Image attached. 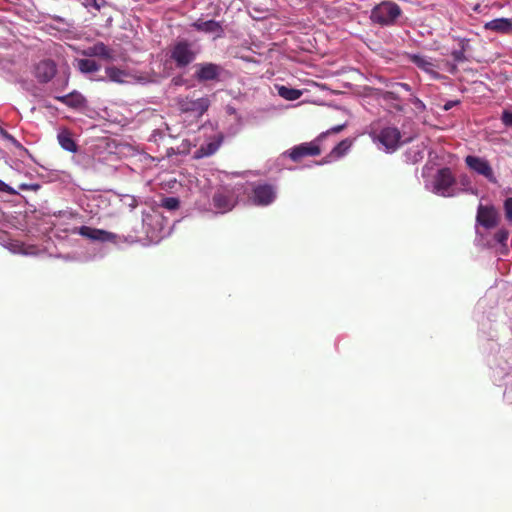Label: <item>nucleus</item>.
I'll return each mask as SVG.
<instances>
[{"label": "nucleus", "instance_id": "1", "mask_svg": "<svg viewBox=\"0 0 512 512\" xmlns=\"http://www.w3.org/2000/svg\"><path fill=\"white\" fill-rule=\"evenodd\" d=\"M369 136L372 141L380 145L386 153H394L406 143V141L402 140L401 131L396 126L392 125H372Z\"/></svg>", "mask_w": 512, "mask_h": 512}, {"label": "nucleus", "instance_id": "25", "mask_svg": "<svg viewBox=\"0 0 512 512\" xmlns=\"http://www.w3.org/2000/svg\"><path fill=\"white\" fill-rule=\"evenodd\" d=\"M161 206L168 210H176L180 206V201L176 197H166L162 199Z\"/></svg>", "mask_w": 512, "mask_h": 512}, {"label": "nucleus", "instance_id": "24", "mask_svg": "<svg viewBox=\"0 0 512 512\" xmlns=\"http://www.w3.org/2000/svg\"><path fill=\"white\" fill-rule=\"evenodd\" d=\"M221 145V139L213 142H209L206 145H203L198 150L199 156H210L214 154Z\"/></svg>", "mask_w": 512, "mask_h": 512}, {"label": "nucleus", "instance_id": "9", "mask_svg": "<svg viewBox=\"0 0 512 512\" xmlns=\"http://www.w3.org/2000/svg\"><path fill=\"white\" fill-rule=\"evenodd\" d=\"M210 100L208 97H202L198 99H192L189 97L179 98L178 107L183 113H196L198 116H202L209 108Z\"/></svg>", "mask_w": 512, "mask_h": 512}, {"label": "nucleus", "instance_id": "21", "mask_svg": "<svg viewBox=\"0 0 512 512\" xmlns=\"http://www.w3.org/2000/svg\"><path fill=\"white\" fill-rule=\"evenodd\" d=\"M352 146V141L348 138L339 142L330 152L329 157L336 159L344 156Z\"/></svg>", "mask_w": 512, "mask_h": 512}, {"label": "nucleus", "instance_id": "28", "mask_svg": "<svg viewBox=\"0 0 512 512\" xmlns=\"http://www.w3.org/2000/svg\"><path fill=\"white\" fill-rule=\"evenodd\" d=\"M106 4L105 0H83V5L87 8H95L96 10H100Z\"/></svg>", "mask_w": 512, "mask_h": 512}, {"label": "nucleus", "instance_id": "5", "mask_svg": "<svg viewBox=\"0 0 512 512\" xmlns=\"http://www.w3.org/2000/svg\"><path fill=\"white\" fill-rule=\"evenodd\" d=\"M238 203L236 192L230 187L218 188L212 196L213 207L218 213H227L231 211Z\"/></svg>", "mask_w": 512, "mask_h": 512}, {"label": "nucleus", "instance_id": "4", "mask_svg": "<svg viewBox=\"0 0 512 512\" xmlns=\"http://www.w3.org/2000/svg\"><path fill=\"white\" fill-rule=\"evenodd\" d=\"M400 6L393 1H383L371 10L370 19L373 23L381 26H391L396 23L401 15Z\"/></svg>", "mask_w": 512, "mask_h": 512}, {"label": "nucleus", "instance_id": "33", "mask_svg": "<svg viewBox=\"0 0 512 512\" xmlns=\"http://www.w3.org/2000/svg\"><path fill=\"white\" fill-rule=\"evenodd\" d=\"M458 103H459V101H448L444 104L443 108L445 111H448L451 108H453L455 105H457Z\"/></svg>", "mask_w": 512, "mask_h": 512}, {"label": "nucleus", "instance_id": "19", "mask_svg": "<svg viewBox=\"0 0 512 512\" xmlns=\"http://www.w3.org/2000/svg\"><path fill=\"white\" fill-rule=\"evenodd\" d=\"M276 89L278 95L284 98L285 100L294 101L302 96L301 90L290 88L284 85H277Z\"/></svg>", "mask_w": 512, "mask_h": 512}, {"label": "nucleus", "instance_id": "23", "mask_svg": "<svg viewBox=\"0 0 512 512\" xmlns=\"http://www.w3.org/2000/svg\"><path fill=\"white\" fill-rule=\"evenodd\" d=\"M78 68L82 73H93L100 69V65L92 59H80Z\"/></svg>", "mask_w": 512, "mask_h": 512}, {"label": "nucleus", "instance_id": "7", "mask_svg": "<svg viewBox=\"0 0 512 512\" xmlns=\"http://www.w3.org/2000/svg\"><path fill=\"white\" fill-rule=\"evenodd\" d=\"M277 196L276 187L272 184H257L252 189L251 201L257 206H268L272 204Z\"/></svg>", "mask_w": 512, "mask_h": 512}, {"label": "nucleus", "instance_id": "11", "mask_svg": "<svg viewBox=\"0 0 512 512\" xmlns=\"http://www.w3.org/2000/svg\"><path fill=\"white\" fill-rule=\"evenodd\" d=\"M57 72V66L53 60L44 59L34 66L33 74L39 83L50 82Z\"/></svg>", "mask_w": 512, "mask_h": 512}, {"label": "nucleus", "instance_id": "27", "mask_svg": "<svg viewBox=\"0 0 512 512\" xmlns=\"http://www.w3.org/2000/svg\"><path fill=\"white\" fill-rule=\"evenodd\" d=\"M503 208L506 220L512 222V197L505 199Z\"/></svg>", "mask_w": 512, "mask_h": 512}, {"label": "nucleus", "instance_id": "14", "mask_svg": "<svg viewBox=\"0 0 512 512\" xmlns=\"http://www.w3.org/2000/svg\"><path fill=\"white\" fill-rule=\"evenodd\" d=\"M86 57H98L106 61L114 60V50L105 45L103 42H96L92 46L82 51Z\"/></svg>", "mask_w": 512, "mask_h": 512}, {"label": "nucleus", "instance_id": "32", "mask_svg": "<svg viewBox=\"0 0 512 512\" xmlns=\"http://www.w3.org/2000/svg\"><path fill=\"white\" fill-rule=\"evenodd\" d=\"M0 134L8 140L16 142L15 138L2 128H0Z\"/></svg>", "mask_w": 512, "mask_h": 512}, {"label": "nucleus", "instance_id": "8", "mask_svg": "<svg viewBox=\"0 0 512 512\" xmlns=\"http://www.w3.org/2000/svg\"><path fill=\"white\" fill-rule=\"evenodd\" d=\"M456 180L450 168H442L438 170L434 180V190L442 197H450L451 187L455 184Z\"/></svg>", "mask_w": 512, "mask_h": 512}, {"label": "nucleus", "instance_id": "15", "mask_svg": "<svg viewBox=\"0 0 512 512\" xmlns=\"http://www.w3.org/2000/svg\"><path fill=\"white\" fill-rule=\"evenodd\" d=\"M191 26L199 32L213 34L214 38H221L224 35V29L221 23L215 20L203 21L198 19L197 21L193 22Z\"/></svg>", "mask_w": 512, "mask_h": 512}, {"label": "nucleus", "instance_id": "20", "mask_svg": "<svg viewBox=\"0 0 512 512\" xmlns=\"http://www.w3.org/2000/svg\"><path fill=\"white\" fill-rule=\"evenodd\" d=\"M58 142L60 146L69 152H76L77 145L75 141L72 139L71 134L68 131H62L58 134Z\"/></svg>", "mask_w": 512, "mask_h": 512}, {"label": "nucleus", "instance_id": "18", "mask_svg": "<svg viewBox=\"0 0 512 512\" xmlns=\"http://www.w3.org/2000/svg\"><path fill=\"white\" fill-rule=\"evenodd\" d=\"M410 60L421 70L433 75L434 78H438V74L433 70V63L429 61L426 57L414 54L410 56Z\"/></svg>", "mask_w": 512, "mask_h": 512}, {"label": "nucleus", "instance_id": "2", "mask_svg": "<svg viewBox=\"0 0 512 512\" xmlns=\"http://www.w3.org/2000/svg\"><path fill=\"white\" fill-rule=\"evenodd\" d=\"M345 125H337L322 132L315 140L311 142H305L291 148L287 153L290 159L294 162L301 161L304 157L318 156L321 154L319 142H321L329 134H337L344 129Z\"/></svg>", "mask_w": 512, "mask_h": 512}, {"label": "nucleus", "instance_id": "31", "mask_svg": "<svg viewBox=\"0 0 512 512\" xmlns=\"http://www.w3.org/2000/svg\"><path fill=\"white\" fill-rule=\"evenodd\" d=\"M0 192H5L10 195L16 194V191L2 180H0Z\"/></svg>", "mask_w": 512, "mask_h": 512}, {"label": "nucleus", "instance_id": "17", "mask_svg": "<svg viewBox=\"0 0 512 512\" xmlns=\"http://www.w3.org/2000/svg\"><path fill=\"white\" fill-rule=\"evenodd\" d=\"M55 99L71 108H80L85 104L83 95L76 91L63 96H55Z\"/></svg>", "mask_w": 512, "mask_h": 512}, {"label": "nucleus", "instance_id": "30", "mask_svg": "<svg viewBox=\"0 0 512 512\" xmlns=\"http://www.w3.org/2000/svg\"><path fill=\"white\" fill-rule=\"evenodd\" d=\"M502 123L507 127H512V111L504 110L501 116Z\"/></svg>", "mask_w": 512, "mask_h": 512}, {"label": "nucleus", "instance_id": "35", "mask_svg": "<svg viewBox=\"0 0 512 512\" xmlns=\"http://www.w3.org/2000/svg\"><path fill=\"white\" fill-rule=\"evenodd\" d=\"M402 87H404L405 89L409 90V85L407 83H403L401 84Z\"/></svg>", "mask_w": 512, "mask_h": 512}, {"label": "nucleus", "instance_id": "13", "mask_svg": "<svg viewBox=\"0 0 512 512\" xmlns=\"http://www.w3.org/2000/svg\"><path fill=\"white\" fill-rule=\"evenodd\" d=\"M78 233L81 236L94 241L114 242L116 240V235L114 233L89 226H81Z\"/></svg>", "mask_w": 512, "mask_h": 512}, {"label": "nucleus", "instance_id": "10", "mask_svg": "<svg viewBox=\"0 0 512 512\" xmlns=\"http://www.w3.org/2000/svg\"><path fill=\"white\" fill-rule=\"evenodd\" d=\"M500 216L496 208L492 205L485 206L480 204L477 209L476 221L486 229H492L499 223Z\"/></svg>", "mask_w": 512, "mask_h": 512}, {"label": "nucleus", "instance_id": "6", "mask_svg": "<svg viewBox=\"0 0 512 512\" xmlns=\"http://www.w3.org/2000/svg\"><path fill=\"white\" fill-rule=\"evenodd\" d=\"M466 166L474 173L484 177L488 182L497 184L498 179L490 162L483 157L467 155L464 159Z\"/></svg>", "mask_w": 512, "mask_h": 512}, {"label": "nucleus", "instance_id": "12", "mask_svg": "<svg viewBox=\"0 0 512 512\" xmlns=\"http://www.w3.org/2000/svg\"><path fill=\"white\" fill-rule=\"evenodd\" d=\"M196 67L195 78L199 82L217 81L223 71L220 65L211 62L200 63Z\"/></svg>", "mask_w": 512, "mask_h": 512}, {"label": "nucleus", "instance_id": "22", "mask_svg": "<svg viewBox=\"0 0 512 512\" xmlns=\"http://www.w3.org/2000/svg\"><path fill=\"white\" fill-rule=\"evenodd\" d=\"M105 72L108 79L115 83H124V78L127 76L126 71L115 66L106 67Z\"/></svg>", "mask_w": 512, "mask_h": 512}, {"label": "nucleus", "instance_id": "3", "mask_svg": "<svg viewBox=\"0 0 512 512\" xmlns=\"http://www.w3.org/2000/svg\"><path fill=\"white\" fill-rule=\"evenodd\" d=\"M198 49L188 40H179L170 48V59L179 69L186 68L194 62Z\"/></svg>", "mask_w": 512, "mask_h": 512}, {"label": "nucleus", "instance_id": "34", "mask_svg": "<svg viewBox=\"0 0 512 512\" xmlns=\"http://www.w3.org/2000/svg\"><path fill=\"white\" fill-rule=\"evenodd\" d=\"M456 71H457V67H456V65H452V66H451V69H450V72H451V73H455Z\"/></svg>", "mask_w": 512, "mask_h": 512}, {"label": "nucleus", "instance_id": "29", "mask_svg": "<svg viewBox=\"0 0 512 512\" xmlns=\"http://www.w3.org/2000/svg\"><path fill=\"white\" fill-rule=\"evenodd\" d=\"M451 56L453 57L454 61H456L458 63L466 61L467 59H466V56H465V47H464V45H462V48L460 50L452 51Z\"/></svg>", "mask_w": 512, "mask_h": 512}, {"label": "nucleus", "instance_id": "26", "mask_svg": "<svg viewBox=\"0 0 512 512\" xmlns=\"http://www.w3.org/2000/svg\"><path fill=\"white\" fill-rule=\"evenodd\" d=\"M508 236H509V232L508 230L502 228V229H499L495 234H494V239L502 244V245H505L507 240H508Z\"/></svg>", "mask_w": 512, "mask_h": 512}, {"label": "nucleus", "instance_id": "16", "mask_svg": "<svg viewBox=\"0 0 512 512\" xmlns=\"http://www.w3.org/2000/svg\"><path fill=\"white\" fill-rule=\"evenodd\" d=\"M484 29L491 30L499 34L512 33V18H497L486 22Z\"/></svg>", "mask_w": 512, "mask_h": 512}]
</instances>
